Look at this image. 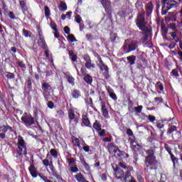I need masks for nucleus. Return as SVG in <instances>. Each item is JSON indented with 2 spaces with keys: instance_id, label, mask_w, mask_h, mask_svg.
<instances>
[{
  "instance_id": "obj_1",
  "label": "nucleus",
  "mask_w": 182,
  "mask_h": 182,
  "mask_svg": "<svg viewBox=\"0 0 182 182\" xmlns=\"http://www.w3.org/2000/svg\"><path fill=\"white\" fill-rule=\"evenodd\" d=\"M146 154L145 159V166L146 168L150 170H157V164L159 161L156 160V156H154V150L149 149L146 151Z\"/></svg>"
},
{
  "instance_id": "obj_2",
  "label": "nucleus",
  "mask_w": 182,
  "mask_h": 182,
  "mask_svg": "<svg viewBox=\"0 0 182 182\" xmlns=\"http://www.w3.org/2000/svg\"><path fill=\"white\" fill-rule=\"evenodd\" d=\"M146 13H144V10H142L139 12L136 16V23L138 28L142 31L144 33H150V30L148 27H146L147 25V22H146Z\"/></svg>"
},
{
  "instance_id": "obj_3",
  "label": "nucleus",
  "mask_w": 182,
  "mask_h": 182,
  "mask_svg": "<svg viewBox=\"0 0 182 182\" xmlns=\"http://www.w3.org/2000/svg\"><path fill=\"white\" fill-rule=\"evenodd\" d=\"M139 48V41L136 40L126 39L122 46L124 53H130Z\"/></svg>"
},
{
  "instance_id": "obj_4",
  "label": "nucleus",
  "mask_w": 182,
  "mask_h": 182,
  "mask_svg": "<svg viewBox=\"0 0 182 182\" xmlns=\"http://www.w3.org/2000/svg\"><path fill=\"white\" fill-rule=\"evenodd\" d=\"M18 150L17 153L19 156H26L28 154V151L26 148V142L23 140L22 136L19 135L18 137Z\"/></svg>"
},
{
  "instance_id": "obj_5",
  "label": "nucleus",
  "mask_w": 182,
  "mask_h": 182,
  "mask_svg": "<svg viewBox=\"0 0 182 182\" xmlns=\"http://www.w3.org/2000/svg\"><path fill=\"white\" fill-rule=\"evenodd\" d=\"M177 2L174 0H164V6H162L161 15H166L168 10L171 8H176Z\"/></svg>"
},
{
  "instance_id": "obj_6",
  "label": "nucleus",
  "mask_w": 182,
  "mask_h": 182,
  "mask_svg": "<svg viewBox=\"0 0 182 182\" xmlns=\"http://www.w3.org/2000/svg\"><path fill=\"white\" fill-rule=\"evenodd\" d=\"M21 122L26 127H31L35 123V118L32 117L31 114L25 112L21 117Z\"/></svg>"
},
{
  "instance_id": "obj_7",
  "label": "nucleus",
  "mask_w": 182,
  "mask_h": 182,
  "mask_svg": "<svg viewBox=\"0 0 182 182\" xmlns=\"http://www.w3.org/2000/svg\"><path fill=\"white\" fill-rule=\"evenodd\" d=\"M41 89L43 90V95L46 102H49V97H50V90H52V86L48 82H43L41 85Z\"/></svg>"
},
{
  "instance_id": "obj_8",
  "label": "nucleus",
  "mask_w": 182,
  "mask_h": 182,
  "mask_svg": "<svg viewBox=\"0 0 182 182\" xmlns=\"http://www.w3.org/2000/svg\"><path fill=\"white\" fill-rule=\"evenodd\" d=\"M101 4L105 8V11L109 18H112V5L110 4V0H101Z\"/></svg>"
},
{
  "instance_id": "obj_9",
  "label": "nucleus",
  "mask_w": 182,
  "mask_h": 182,
  "mask_svg": "<svg viewBox=\"0 0 182 182\" xmlns=\"http://www.w3.org/2000/svg\"><path fill=\"white\" fill-rule=\"evenodd\" d=\"M113 170L114 171L115 177L117 180H122V178H124V171L120 168L119 166H113Z\"/></svg>"
},
{
  "instance_id": "obj_10",
  "label": "nucleus",
  "mask_w": 182,
  "mask_h": 182,
  "mask_svg": "<svg viewBox=\"0 0 182 182\" xmlns=\"http://www.w3.org/2000/svg\"><path fill=\"white\" fill-rule=\"evenodd\" d=\"M28 171H30V173L31 174L32 177L33 178H36L38 176H39V173H38V170L35 167V165L33 164V160L31 161L30 164V166L28 167Z\"/></svg>"
},
{
  "instance_id": "obj_11",
  "label": "nucleus",
  "mask_w": 182,
  "mask_h": 182,
  "mask_svg": "<svg viewBox=\"0 0 182 182\" xmlns=\"http://www.w3.org/2000/svg\"><path fill=\"white\" fill-rule=\"evenodd\" d=\"M8 130H12V127L9 125H3L0 127V139H5V134Z\"/></svg>"
},
{
  "instance_id": "obj_12",
  "label": "nucleus",
  "mask_w": 182,
  "mask_h": 182,
  "mask_svg": "<svg viewBox=\"0 0 182 182\" xmlns=\"http://www.w3.org/2000/svg\"><path fill=\"white\" fill-rule=\"evenodd\" d=\"M145 8H146V16H148L149 18L153 13V9H154V6L153 5V3L149 2L145 5Z\"/></svg>"
},
{
  "instance_id": "obj_13",
  "label": "nucleus",
  "mask_w": 182,
  "mask_h": 182,
  "mask_svg": "<svg viewBox=\"0 0 182 182\" xmlns=\"http://www.w3.org/2000/svg\"><path fill=\"white\" fill-rule=\"evenodd\" d=\"M83 59L86 62L85 64V68H87V69H91L92 68V60L90 59V56H89L87 54H85L83 56Z\"/></svg>"
},
{
  "instance_id": "obj_14",
  "label": "nucleus",
  "mask_w": 182,
  "mask_h": 182,
  "mask_svg": "<svg viewBox=\"0 0 182 182\" xmlns=\"http://www.w3.org/2000/svg\"><path fill=\"white\" fill-rule=\"evenodd\" d=\"M98 62L100 64H98V66H100V70L102 72L109 70V67H107L105 63H103V60H102V58L100 56L98 57Z\"/></svg>"
},
{
  "instance_id": "obj_15",
  "label": "nucleus",
  "mask_w": 182,
  "mask_h": 182,
  "mask_svg": "<svg viewBox=\"0 0 182 182\" xmlns=\"http://www.w3.org/2000/svg\"><path fill=\"white\" fill-rule=\"evenodd\" d=\"M38 46H41L43 49H47L48 48L46 42L45 41L43 37H42V35H41V33H39Z\"/></svg>"
},
{
  "instance_id": "obj_16",
  "label": "nucleus",
  "mask_w": 182,
  "mask_h": 182,
  "mask_svg": "<svg viewBox=\"0 0 182 182\" xmlns=\"http://www.w3.org/2000/svg\"><path fill=\"white\" fill-rule=\"evenodd\" d=\"M32 82H33V80L31 77H28L26 80L25 85L26 86L28 92H31L32 90Z\"/></svg>"
},
{
  "instance_id": "obj_17",
  "label": "nucleus",
  "mask_w": 182,
  "mask_h": 182,
  "mask_svg": "<svg viewBox=\"0 0 182 182\" xmlns=\"http://www.w3.org/2000/svg\"><path fill=\"white\" fill-rule=\"evenodd\" d=\"M137 69L143 70L147 68V61H138L136 65Z\"/></svg>"
},
{
  "instance_id": "obj_18",
  "label": "nucleus",
  "mask_w": 182,
  "mask_h": 182,
  "mask_svg": "<svg viewBox=\"0 0 182 182\" xmlns=\"http://www.w3.org/2000/svg\"><path fill=\"white\" fill-rule=\"evenodd\" d=\"M68 55L72 62H76L77 60V55L73 52V50H68Z\"/></svg>"
},
{
  "instance_id": "obj_19",
  "label": "nucleus",
  "mask_w": 182,
  "mask_h": 182,
  "mask_svg": "<svg viewBox=\"0 0 182 182\" xmlns=\"http://www.w3.org/2000/svg\"><path fill=\"white\" fill-rule=\"evenodd\" d=\"M82 123L87 127H92V126H90V121L89 120V118H87V115H82Z\"/></svg>"
},
{
  "instance_id": "obj_20",
  "label": "nucleus",
  "mask_w": 182,
  "mask_h": 182,
  "mask_svg": "<svg viewBox=\"0 0 182 182\" xmlns=\"http://www.w3.org/2000/svg\"><path fill=\"white\" fill-rule=\"evenodd\" d=\"M127 60L128 61V63L132 66V65H134L136 63V56L135 55H130L127 58Z\"/></svg>"
},
{
  "instance_id": "obj_21",
  "label": "nucleus",
  "mask_w": 182,
  "mask_h": 182,
  "mask_svg": "<svg viewBox=\"0 0 182 182\" xmlns=\"http://www.w3.org/2000/svg\"><path fill=\"white\" fill-rule=\"evenodd\" d=\"M83 79L84 81L87 83V85H92V82H93V77H92V76L89 74H87Z\"/></svg>"
},
{
  "instance_id": "obj_22",
  "label": "nucleus",
  "mask_w": 182,
  "mask_h": 182,
  "mask_svg": "<svg viewBox=\"0 0 182 182\" xmlns=\"http://www.w3.org/2000/svg\"><path fill=\"white\" fill-rule=\"evenodd\" d=\"M58 9L62 12H65V11L68 9V6L66 5V3L60 1V5L58 6Z\"/></svg>"
},
{
  "instance_id": "obj_23",
  "label": "nucleus",
  "mask_w": 182,
  "mask_h": 182,
  "mask_svg": "<svg viewBox=\"0 0 182 182\" xmlns=\"http://www.w3.org/2000/svg\"><path fill=\"white\" fill-rule=\"evenodd\" d=\"M170 35L173 37V40L175 41V43H178V42H180V38L177 35V32H171L170 33Z\"/></svg>"
},
{
  "instance_id": "obj_24",
  "label": "nucleus",
  "mask_w": 182,
  "mask_h": 182,
  "mask_svg": "<svg viewBox=\"0 0 182 182\" xmlns=\"http://www.w3.org/2000/svg\"><path fill=\"white\" fill-rule=\"evenodd\" d=\"M171 160L173 163V168H176V164H178V159L175 157L174 154H171Z\"/></svg>"
},
{
  "instance_id": "obj_25",
  "label": "nucleus",
  "mask_w": 182,
  "mask_h": 182,
  "mask_svg": "<svg viewBox=\"0 0 182 182\" xmlns=\"http://www.w3.org/2000/svg\"><path fill=\"white\" fill-rule=\"evenodd\" d=\"M181 137V134L178 131H175L173 134H172L173 140H178Z\"/></svg>"
},
{
  "instance_id": "obj_26",
  "label": "nucleus",
  "mask_w": 182,
  "mask_h": 182,
  "mask_svg": "<svg viewBox=\"0 0 182 182\" xmlns=\"http://www.w3.org/2000/svg\"><path fill=\"white\" fill-rule=\"evenodd\" d=\"M72 97L73 99H78L80 97V91L79 90H74L72 92Z\"/></svg>"
},
{
  "instance_id": "obj_27",
  "label": "nucleus",
  "mask_w": 182,
  "mask_h": 182,
  "mask_svg": "<svg viewBox=\"0 0 182 182\" xmlns=\"http://www.w3.org/2000/svg\"><path fill=\"white\" fill-rule=\"evenodd\" d=\"M93 127L97 130V132H100V130H102V125L97 120H96L93 124Z\"/></svg>"
},
{
  "instance_id": "obj_28",
  "label": "nucleus",
  "mask_w": 182,
  "mask_h": 182,
  "mask_svg": "<svg viewBox=\"0 0 182 182\" xmlns=\"http://www.w3.org/2000/svg\"><path fill=\"white\" fill-rule=\"evenodd\" d=\"M155 87L156 89H157V90H161V92L164 90V87L163 86V83H161V82L160 81L156 82Z\"/></svg>"
},
{
  "instance_id": "obj_29",
  "label": "nucleus",
  "mask_w": 182,
  "mask_h": 182,
  "mask_svg": "<svg viewBox=\"0 0 182 182\" xmlns=\"http://www.w3.org/2000/svg\"><path fill=\"white\" fill-rule=\"evenodd\" d=\"M176 132H177V127L176 126H171L167 132V134H171V133H176Z\"/></svg>"
},
{
  "instance_id": "obj_30",
  "label": "nucleus",
  "mask_w": 182,
  "mask_h": 182,
  "mask_svg": "<svg viewBox=\"0 0 182 182\" xmlns=\"http://www.w3.org/2000/svg\"><path fill=\"white\" fill-rule=\"evenodd\" d=\"M142 35H144L143 38L140 39V42H142V43H144V42H146L149 39V35H147L146 33H144V31L141 32Z\"/></svg>"
},
{
  "instance_id": "obj_31",
  "label": "nucleus",
  "mask_w": 182,
  "mask_h": 182,
  "mask_svg": "<svg viewBox=\"0 0 182 182\" xmlns=\"http://www.w3.org/2000/svg\"><path fill=\"white\" fill-rule=\"evenodd\" d=\"M76 70H77V73L79 76H86L87 73H86V69L82 68L81 70H80V72H81V74L79 73V69L76 68Z\"/></svg>"
},
{
  "instance_id": "obj_32",
  "label": "nucleus",
  "mask_w": 182,
  "mask_h": 182,
  "mask_svg": "<svg viewBox=\"0 0 182 182\" xmlns=\"http://www.w3.org/2000/svg\"><path fill=\"white\" fill-rule=\"evenodd\" d=\"M44 11H45L46 17L48 19V18L50 16V9H49V7L48 6H45Z\"/></svg>"
},
{
  "instance_id": "obj_33",
  "label": "nucleus",
  "mask_w": 182,
  "mask_h": 182,
  "mask_svg": "<svg viewBox=\"0 0 182 182\" xmlns=\"http://www.w3.org/2000/svg\"><path fill=\"white\" fill-rule=\"evenodd\" d=\"M108 93H109V97L113 99V100H117V96L114 92H113V90H108Z\"/></svg>"
},
{
  "instance_id": "obj_34",
  "label": "nucleus",
  "mask_w": 182,
  "mask_h": 182,
  "mask_svg": "<svg viewBox=\"0 0 182 182\" xmlns=\"http://www.w3.org/2000/svg\"><path fill=\"white\" fill-rule=\"evenodd\" d=\"M19 4L21 9H23V11L28 10V7L26 6V2H25V1H20Z\"/></svg>"
},
{
  "instance_id": "obj_35",
  "label": "nucleus",
  "mask_w": 182,
  "mask_h": 182,
  "mask_svg": "<svg viewBox=\"0 0 182 182\" xmlns=\"http://www.w3.org/2000/svg\"><path fill=\"white\" fill-rule=\"evenodd\" d=\"M117 33L113 32L110 33L111 42H116V39H117Z\"/></svg>"
},
{
  "instance_id": "obj_36",
  "label": "nucleus",
  "mask_w": 182,
  "mask_h": 182,
  "mask_svg": "<svg viewBox=\"0 0 182 182\" xmlns=\"http://www.w3.org/2000/svg\"><path fill=\"white\" fill-rule=\"evenodd\" d=\"M52 171V176L55 177L57 180H62V176L58 175V172H56V169H53Z\"/></svg>"
},
{
  "instance_id": "obj_37",
  "label": "nucleus",
  "mask_w": 182,
  "mask_h": 182,
  "mask_svg": "<svg viewBox=\"0 0 182 182\" xmlns=\"http://www.w3.org/2000/svg\"><path fill=\"white\" fill-rule=\"evenodd\" d=\"M68 116L70 120H74L75 119V111L73 109H70L68 112Z\"/></svg>"
},
{
  "instance_id": "obj_38",
  "label": "nucleus",
  "mask_w": 182,
  "mask_h": 182,
  "mask_svg": "<svg viewBox=\"0 0 182 182\" xmlns=\"http://www.w3.org/2000/svg\"><path fill=\"white\" fill-rule=\"evenodd\" d=\"M167 32H168L167 27H166V26H161L162 36H166V35H167Z\"/></svg>"
},
{
  "instance_id": "obj_39",
  "label": "nucleus",
  "mask_w": 182,
  "mask_h": 182,
  "mask_svg": "<svg viewBox=\"0 0 182 182\" xmlns=\"http://www.w3.org/2000/svg\"><path fill=\"white\" fill-rule=\"evenodd\" d=\"M50 154H51V156H53V157H54V159H58V151H56V149H50Z\"/></svg>"
},
{
  "instance_id": "obj_40",
  "label": "nucleus",
  "mask_w": 182,
  "mask_h": 182,
  "mask_svg": "<svg viewBox=\"0 0 182 182\" xmlns=\"http://www.w3.org/2000/svg\"><path fill=\"white\" fill-rule=\"evenodd\" d=\"M68 39L70 41V42H77V40H76V38L73 34L68 35Z\"/></svg>"
},
{
  "instance_id": "obj_41",
  "label": "nucleus",
  "mask_w": 182,
  "mask_h": 182,
  "mask_svg": "<svg viewBox=\"0 0 182 182\" xmlns=\"http://www.w3.org/2000/svg\"><path fill=\"white\" fill-rule=\"evenodd\" d=\"M68 83L72 85V86H75V78L69 75L68 77Z\"/></svg>"
},
{
  "instance_id": "obj_42",
  "label": "nucleus",
  "mask_w": 182,
  "mask_h": 182,
  "mask_svg": "<svg viewBox=\"0 0 182 182\" xmlns=\"http://www.w3.org/2000/svg\"><path fill=\"white\" fill-rule=\"evenodd\" d=\"M6 77H7V79H14L15 78V74L11 73V72H6Z\"/></svg>"
},
{
  "instance_id": "obj_43",
  "label": "nucleus",
  "mask_w": 182,
  "mask_h": 182,
  "mask_svg": "<svg viewBox=\"0 0 182 182\" xmlns=\"http://www.w3.org/2000/svg\"><path fill=\"white\" fill-rule=\"evenodd\" d=\"M137 58L139 59L138 61H140V62H147V60H146V58H144V55H143V53L138 55Z\"/></svg>"
},
{
  "instance_id": "obj_44",
  "label": "nucleus",
  "mask_w": 182,
  "mask_h": 182,
  "mask_svg": "<svg viewBox=\"0 0 182 182\" xmlns=\"http://www.w3.org/2000/svg\"><path fill=\"white\" fill-rule=\"evenodd\" d=\"M38 176L45 182H52V181L49 180V178H48V176H42L41 173H38Z\"/></svg>"
},
{
  "instance_id": "obj_45",
  "label": "nucleus",
  "mask_w": 182,
  "mask_h": 182,
  "mask_svg": "<svg viewBox=\"0 0 182 182\" xmlns=\"http://www.w3.org/2000/svg\"><path fill=\"white\" fill-rule=\"evenodd\" d=\"M171 73L172 76H174L175 77H178V76H180V75L178 74V70H177V69L172 70Z\"/></svg>"
},
{
  "instance_id": "obj_46",
  "label": "nucleus",
  "mask_w": 182,
  "mask_h": 182,
  "mask_svg": "<svg viewBox=\"0 0 182 182\" xmlns=\"http://www.w3.org/2000/svg\"><path fill=\"white\" fill-rule=\"evenodd\" d=\"M23 34L26 38H29L31 37V32L25 28L23 29Z\"/></svg>"
},
{
  "instance_id": "obj_47",
  "label": "nucleus",
  "mask_w": 182,
  "mask_h": 182,
  "mask_svg": "<svg viewBox=\"0 0 182 182\" xmlns=\"http://www.w3.org/2000/svg\"><path fill=\"white\" fill-rule=\"evenodd\" d=\"M164 149L166 150V151H168V154H170V156H171V154H173V152H171V148H170L168 144H165Z\"/></svg>"
},
{
  "instance_id": "obj_48",
  "label": "nucleus",
  "mask_w": 182,
  "mask_h": 182,
  "mask_svg": "<svg viewBox=\"0 0 182 182\" xmlns=\"http://www.w3.org/2000/svg\"><path fill=\"white\" fill-rule=\"evenodd\" d=\"M103 75L105 79H107V80H109V79H110V75H109V70H106L105 71H104Z\"/></svg>"
},
{
  "instance_id": "obj_49",
  "label": "nucleus",
  "mask_w": 182,
  "mask_h": 182,
  "mask_svg": "<svg viewBox=\"0 0 182 182\" xmlns=\"http://www.w3.org/2000/svg\"><path fill=\"white\" fill-rule=\"evenodd\" d=\"M50 26L53 28V30H58V26L56 25V23H55V21H50Z\"/></svg>"
},
{
  "instance_id": "obj_50",
  "label": "nucleus",
  "mask_w": 182,
  "mask_h": 182,
  "mask_svg": "<svg viewBox=\"0 0 182 182\" xmlns=\"http://www.w3.org/2000/svg\"><path fill=\"white\" fill-rule=\"evenodd\" d=\"M75 22H77V23H82V17H80V16L79 14H77L75 17Z\"/></svg>"
},
{
  "instance_id": "obj_51",
  "label": "nucleus",
  "mask_w": 182,
  "mask_h": 182,
  "mask_svg": "<svg viewBox=\"0 0 182 182\" xmlns=\"http://www.w3.org/2000/svg\"><path fill=\"white\" fill-rule=\"evenodd\" d=\"M102 112L104 117H105L106 119H109V111L107 110V109H103Z\"/></svg>"
},
{
  "instance_id": "obj_52",
  "label": "nucleus",
  "mask_w": 182,
  "mask_h": 182,
  "mask_svg": "<svg viewBox=\"0 0 182 182\" xmlns=\"http://www.w3.org/2000/svg\"><path fill=\"white\" fill-rule=\"evenodd\" d=\"M134 110H135L136 113H140L141 112V110H143V106L139 105L138 107H135Z\"/></svg>"
},
{
  "instance_id": "obj_53",
  "label": "nucleus",
  "mask_w": 182,
  "mask_h": 182,
  "mask_svg": "<svg viewBox=\"0 0 182 182\" xmlns=\"http://www.w3.org/2000/svg\"><path fill=\"white\" fill-rule=\"evenodd\" d=\"M124 154H125V152L123 151H120V149H119V151H118L117 156V157L122 159L123 157H124Z\"/></svg>"
},
{
  "instance_id": "obj_54",
  "label": "nucleus",
  "mask_w": 182,
  "mask_h": 182,
  "mask_svg": "<svg viewBox=\"0 0 182 182\" xmlns=\"http://www.w3.org/2000/svg\"><path fill=\"white\" fill-rule=\"evenodd\" d=\"M9 17L10 19H16V17L15 16V13L13 11H9Z\"/></svg>"
},
{
  "instance_id": "obj_55",
  "label": "nucleus",
  "mask_w": 182,
  "mask_h": 182,
  "mask_svg": "<svg viewBox=\"0 0 182 182\" xmlns=\"http://www.w3.org/2000/svg\"><path fill=\"white\" fill-rule=\"evenodd\" d=\"M67 161L68 162L69 166H73L72 164L75 163V159L73 158L67 159Z\"/></svg>"
},
{
  "instance_id": "obj_56",
  "label": "nucleus",
  "mask_w": 182,
  "mask_h": 182,
  "mask_svg": "<svg viewBox=\"0 0 182 182\" xmlns=\"http://www.w3.org/2000/svg\"><path fill=\"white\" fill-rule=\"evenodd\" d=\"M85 102H86L87 105H93V100L92 99V97L87 98L85 100Z\"/></svg>"
},
{
  "instance_id": "obj_57",
  "label": "nucleus",
  "mask_w": 182,
  "mask_h": 182,
  "mask_svg": "<svg viewBox=\"0 0 182 182\" xmlns=\"http://www.w3.org/2000/svg\"><path fill=\"white\" fill-rule=\"evenodd\" d=\"M130 176H131V174H130V171L127 170L125 176H124V180L125 181H127V178H128V177H130Z\"/></svg>"
},
{
  "instance_id": "obj_58",
  "label": "nucleus",
  "mask_w": 182,
  "mask_h": 182,
  "mask_svg": "<svg viewBox=\"0 0 182 182\" xmlns=\"http://www.w3.org/2000/svg\"><path fill=\"white\" fill-rule=\"evenodd\" d=\"M64 32L67 35H69V33H70V28H69V26H65L64 27Z\"/></svg>"
},
{
  "instance_id": "obj_59",
  "label": "nucleus",
  "mask_w": 182,
  "mask_h": 182,
  "mask_svg": "<svg viewBox=\"0 0 182 182\" xmlns=\"http://www.w3.org/2000/svg\"><path fill=\"white\" fill-rule=\"evenodd\" d=\"M48 107L50 109H53V107H55V104H53V102L49 101V102H48Z\"/></svg>"
},
{
  "instance_id": "obj_60",
  "label": "nucleus",
  "mask_w": 182,
  "mask_h": 182,
  "mask_svg": "<svg viewBox=\"0 0 182 182\" xmlns=\"http://www.w3.org/2000/svg\"><path fill=\"white\" fill-rule=\"evenodd\" d=\"M82 149L86 153H89V151L90 150V147L89 146V145L84 146Z\"/></svg>"
},
{
  "instance_id": "obj_61",
  "label": "nucleus",
  "mask_w": 182,
  "mask_h": 182,
  "mask_svg": "<svg viewBox=\"0 0 182 182\" xmlns=\"http://www.w3.org/2000/svg\"><path fill=\"white\" fill-rule=\"evenodd\" d=\"M100 137H105L106 136V131L105 129L101 130L99 133Z\"/></svg>"
},
{
  "instance_id": "obj_62",
  "label": "nucleus",
  "mask_w": 182,
  "mask_h": 182,
  "mask_svg": "<svg viewBox=\"0 0 182 182\" xmlns=\"http://www.w3.org/2000/svg\"><path fill=\"white\" fill-rule=\"evenodd\" d=\"M119 167H122L124 170H127V168H128L127 166L124 164H123L122 162H119Z\"/></svg>"
},
{
  "instance_id": "obj_63",
  "label": "nucleus",
  "mask_w": 182,
  "mask_h": 182,
  "mask_svg": "<svg viewBox=\"0 0 182 182\" xmlns=\"http://www.w3.org/2000/svg\"><path fill=\"white\" fill-rule=\"evenodd\" d=\"M43 164H44L46 166V167H48V166H49V160L48 159H44L43 160Z\"/></svg>"
},
{
  "instance_id": "obj_64",
  "label": "nucleus",
  "mask_w": 182,
  "mask_h": 182,
  "mask_svg": "<svg viewBox=\"0 0 182 182\" xmlns=\"http://www.w3.org/2000/svg\"><path fill=\"white\" fill-rule=\"evenodd\" d=\"M149 122H154V120H156V117L152 116V115H149Z\"/></svg>"
}]
</instances>
